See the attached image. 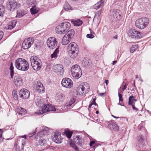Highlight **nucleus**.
Segmentation results:
<instances>
[{"label": "nucleus", "mask_w": 151, "mask_h": 151, "mask_svg": "<svg viewBox=\"0 0 151 151\" xmlns=\"http://www.w3.org/2000/svg\"><path fill=\"white\" fill-rule=\"evenodd\" d=\"M68 54L72 58H76L78 55V47L75 42H72L68 46Z\"/></svg>", "instance_id": "obj_2"}, {"label": "nucleus", "mask_w": 151, "mask_h": 151, "mask_svg": "<svg viewBox=\"0 0 151 151\" xmlns=\"http://www.w3.org/2000/svg\"><path fill=\"white\" fill-rule=\"evenodd\" d=\"M55 110V109L54 106L47 104L44 105L42 109H40L39 111L36 112L35 114L39 115L42 114L48 111Z\"/></svg>", "instance_id": "obj_10"}, {"label": "nucleus", "mask_w": 151, "mask_h": 151, "mask_svg": "<svg viewBox=\"0 0 151 151\" xmlns=\"http://www.w3.org/2000/svg\"><path fill=\"white\" fill-rule=\"evenodd\" d=\"M117 63V61H114L112 63V64L113 65H114L116 64V63Z\"/></svg>", "instance_id": "obj_60"}, {"label": "nucleus", "mask_w": 151, "mask_h": 151, "mask_svg": "<svg viewBox=\"0 0 151 151\" xmlns=\"http://www.w3.org/2000/svg\"><path fill=\"white\" fill-rule=\"evenodd\" d=\"M98 95L100 96H103L104 95V93H99L98 94Z\"/></svg>", "instance_id": "obj_57"}, {"label": "nucleus", "mask_w": 151, "mask_h": 151, "mask_svg": "<svg viewBox=\"0 0 151 151\" xmlns=\"http://www.w3.org/2000/svg\"><path fill=\"white\" fill-rule=\"evenodd\" d=\"M17 22L16 20H12L9 23L7 29H11L14 28L16 25Z\"/></svg>", "instance_id": "obj_29"}, {"label": "nucleus", "mask_w": 151, "mask_h": 151, "mask_svg": "<svg viewBox=\"0 0 151 151\" xmlns=\"http://www.w3.org/2000/svg\"><path fill=\"white\" fill-rule=\"evenodd\" d=\"M71 39L68 37L67 35H65L63 37L62 41V43L63 45H66L68 44Z\"/></svg>", "instance_id": "obj_24"}, {"label": "nucleus", "mask_w": 151, "mask_h": 151, "mask_svg": "<svg viewBox=\"0 0 151 151\" xmlns=\"http://www.w3.org/2000/svg\"><path fill=\"white\" fill-rule=\"evenodd\" d=\"M119 101L122 102L123 101V99L122 98H121L120 99H119Z\"/></svg>", "instance_id": "obj_62"}, {"label": "nucleus", "mask_w": 151, "mask_h": 151, "mask_svg": "<svg viewBox=\"0 0 151 151\" xmlns=\"http://www.w3.org/2000/svg\"><path fill=\"white\" fill-rule=\"evenodd\" d=\"M70 26V23L67 22H63L56 27V32L59 34H64L69 29Z\"/></svg>", "instance_id": "obj_3"}, {"label": "nucleus", "mask_w": 151, "mask_h": 151, "mask_svg": "<svg viewBox=\"0 0 151 151\" xmlns=\"http://www.w3.org/2000/svg\"><path fill=\"white\" fill-rule=\"evenodd\" d=\"M129 35L132 38L137 39L140 38L142 37L140 33L134 29H131L129 30Z\"/></svg>", "instance_id": "obj_17"}, {"label": "nucleus", "mask_w": 151, "mask_h": 151, "mask_svg": "<svg viewBox=\"0 0 151 151\" xmlns=\"http://www.w3.org/2000/svg\"><path fill=\"white\" fill-rule=\"evenodd\" d=\"M95 143V142L94 141H92L90 142L89 145L90 146H91L93 145Z\"/></svg>", "instance_id": "obj_51"}, {"label": "nucleus", "mask_w": 151, "mask_h": 151, "mask_svg": "<svg viewBox=\"0 0 151 151\" xmlns=\"http://www.w3.org/2000/svg\"><path fill=\"white\" fill-rule=\"evenodd\" d=\"M31 65L34 70H39L41 68L42 63L41 60L36 56H33L30 58Z\"/></svg>", "instance_id": "obj_5"}, {"label": "nucleus", "mask_w": 151, "mask_h": 151, "mask_svg": "<svg viewBox=\"0 0 151 151\" xmlns=\"http://www.w3.org/2000/svg\"><path fill=\"white\" fill-rule=\"evenodd\" d=\"M75 34V32L74 30L71 29L68 32L67 34L65 35H67L68 37L71 39L73 36Z\"/></svg>", "instance_id": "obj_35"}, {"label": "nucleus", "mask_w": 151, "mask_h": 151, "mask_svg": "<svg viewBox=\"0 0 151 151\" xmlns=\"http://www.w3.org/2000/svg\"><path fill=\"white\" fill-rule=\"evenodd\" d=\"M92 105H93V104H92V103H91V104H89L88 106V108H91Z\"/></svg>", "instance_id": "obj_64"}, {"label": "nucleus", "mask_w": 151, "mask_h": 151, "mask_svg": "<svg viewBox=\"0 0 151 151\" xmlns=\"http://www.w3.org/2000/svg\"><path fill=\"white\" fill-rule=\"evenodd\" d=\"M138 47V45H133L130 49V52L131 53H133L134 51Z\"/></svg>", "instance_id": "obj_39"}, {"label": "nucleus", "mask_w": 151, "mask_h": 151, "mask_svg": "<svg viewBox=\"0 0 151 151\" xmlns=\"http://www.w3.org/2000/svg\"><path fill=\"white\" fill-rule=\"evenodd\" d=\"M131 105H132V107L133 110H135L136 111H137L138 110V109L135 107L134 104Z\"/></svg>", "instance_id": "obj_52"}, {"label": "nucleus", "mask_w": 151, "mask_h": 151, "mask_svg": "<svg viewBox=\"0 0 151 151\" xmlns=\"http://www.w3.org/2000/svg\"><path fill=\"white\" fill-rule=\"evenodd\" d=\"M111 116L112 117H113L114 118H115L118 119V118H119V117L115 116H114L113 115H112Z\"/></svg>", "instance_id": "obj_61"}, {"label": "nucleus", "mask_w": 151, "mask_h": 151, "mask_svg": "<svg viewBox=\"0 0 151 151\" xmlns=\"http://www.w3.org/2000/svg\"><path fill=\"white\" fill-rule=\"evenodd\" d=\"M35 103L36 105L40 107H44L43 101L41 100L40 98H36L35 100Z\"/></svg>", "instance_id": "obj_25"}, {"label": "nucleus", "mask_w": 151, "mask_h": 151, "mask_svg": "<svg viewBox=\"0 0 151 151\" xmlns=\"http://www.w3.org/2000/svg\"><path fill=\"white\" fill-rule=\"evenodd\" d=\"M26 144L25 141L24 140H23L22 141V145L21 146L22 150H24V146Z\"/></svg>", "instance_id": "obj_44"}, {"label": "nucleus", "mask_w": 151, "mask_h": 151, "mask_svg": "<svg viewBox=\"0 0 151 151\" xmlns=\"http://www.w3.org/2000/svg\"><path fill=\"white\" fill-rule=\"evenodd\" d=\"M48 130L47 127H41V130L38 132L37 135L40 136L39 144L41 146L44 145L46 143V140L42 137V135H44L46 134L47 131Z\"/></svg>", "instance_id": "obj_9"}, {"label": "nucleus", "mask_w": 151, "mask_h": 151, "mask_svg": "<svg viewBox=\"0 0 151 151\" xmlns=\"http://www.w3.org/2000/svg\"><path fill=\"white\" fill-rule=\"evenodd\" d=\"M59 46L57 47L53 53L51 55V58L56 59L57 58L58 54L59 53Z\"/></svg>", "instance_id": "obj_30"}, {"label": "nucleus", "mask_w": 151, "mask_h": 151, "mask_svg": "<svg viewBox=\"0 0 151 151\" xmlns=\"http://www.w3.org/2000/svg\"><path fill=\"white\" fill-rule=\"evenodd\" d=\"M9 69L10 70V76L11 78L13 79L14 76V67L13 65V63L11 62V63L10 65L9 68Z\"/></svg>", "instance_id": "obj_36"}, {"label": "nucleus", "mask_w": 151, "mask_h": 151, "mask_svg": "<svg viewBox=\"0 0 151 151\" xmlns=\"http://www.w3.org/2000/svg\"><path fill=\"white\" fill-rule=\"evenodd\" d=\"M105 82L106 83V84L107 85L109 83V81L108 80H105Z\"/></svg>", "instance_id": "obj_59"}, {"label": "nucleus", "mask_w": 151, "mask_h": 151, "mask_svg": "<svg viewBox=\"0 0 151 151\" xmlns=\"http://www.w3.org/2000/svg\"><path fill=\"white\" fill-rule=\"evenodd\" d=\"M96 99H93V101L92 102H91V103L92 104H93V105H97V104L95 102Z\"/></svg>", "instance_id": "obj_50"}, {"label": "nucleus", "mask_w": 151, "mask_h": 151, "mask_svg": "<svg viewBox=\"0 0 151 151\" xmlns=\"http://www.w3.org/2000/svg\"><path fill=\"white\" fill-rule=\"evenodd\" d=\"M52 140L57 143H61L62 142L63 138L61 136V133L56 132L54 133L52 138Z\"/></svg>", "instance_id": "obj_13"}, {"label": "nucleus", "mask_w": 151, "mask_h": 151, "mask_svg": "<svg viewBox=\"0 0 151 151\" xmlns=\"http://www.w3.org/2000/svg\"><path fill=\"white\" fill-rule=\"evenodd\" d=\"M121 12L119 10L111 9L109 12L108 18L112 22H115L121 18Z\"/></svg>", "instance_id": "obj_4"}, {"label": "nucleus", "mask_w": 151, "mask_h": 151, "mask_svg": "<svg viewBox=\"0 0 151 151\" xmlns=\"http://www.w3.org/2000/svg\"><path fill=\"white\" fill-rule=\"evenodd\" d=\"M71 103L69 101L68 103H66L65 105V106L67 107L70 106H71L72 104H71Z\"/></svg>", "instance_id": "obj_49"}, {"label": "nucleus", "mask_w": 151, "mask_h": 151, "mask_svg": "<svg viewBox=\"0 0 151 151\" xmlns=\"http://www.w3.org/2000/svg\"><path fill=\"white\" fill-rule=\"evenodd\" d=\"M47 44L49 48L50 49H53L57 46L58 42L55 37H50L47 40Z\"/></svg>", "instance_id": "obj_11"}, {"label": "nucleus", "mask_w": 151, "mask_h": 151, "mask_svg": "<svg viewBox=\"0 0 151 151\" xmlns=\"http://www.w3.org/2000/svg\"><path fill=\"white\" fill-rule=\"evenodd\" d=\"M127 84L126 83H124L123 85V87L122 88V90H123V91H124L125 89L127 88Z\"/></svg>", "instance_id": "obj_48"}, {"label": "nucleus", "mask_w": 151, "mask_h": 151, "mask_svg": "<svg viewBox=\"0 0 151 151\" xmlns=\"http://www.w3.org/2000/svg\"><path fill=\"white\" fill-rule=\"evenodd\" d=\"M37 49H40L41 47V46L40 45H38V43L37 44L35 45Z\"/></svg>", "instance_id": "obj_55"}, {"label": "nucleus", "mask_w": 151, "mask_h": 151, "mask_svg": "<svg viewBox=\"0 0 151 151\" xmlns=\"http://www.w3.org/2000/svg\"><path fill=\"white\" fill-rule=\"evenodd\" d=\"M30 11L32 14H35L38 12V9L37 8L36 6L35 5L30 9Z\"/></svg>", "instance_id": "obj_33"}, {"label": "nucleus", "mask_w": 151, "mask_h": 151, "mask_svg": "<svg viewBox=\"0 0 151 151\" xmlns=\"http://www.w3.org/2000/svg\"><path fill=\"white\" fill-rule=\"evenodd\" d=\"M65 95L62 93H58L55 96V99L56 101L59 103L63 101L65 99Z\"/></svg>", "instance_id": "obj_22"}, {"label": "nucleus", "mask_w": 151, "mask_h": 151, "mask_svg": "<svg viewBox=\"0 0 151 151\" xmlns=\"http://www.w3.org/2000/svg\"><path fill=\"white\" fill-rule=\"evenodd\" d=\"M118 96L119 97V99L122 98V95L120 93H118Z\"/></svg>", "instance_id": "obj_56"}, {"label": "nucleus", "mask_w": 151, "mask_h": 151, "mask_svg": "<svg viewBox=\"0 0 151 151\" xmlns=\"http://www.w3.org/2000/svg\"><path fill=\"white\" fill-rule=\"evenodd\" d=\"M104 3V0H100V1L93 5V9L97 10L103 5Z\"/></svg>", "instance_id": "obj_26"}, {"label": "nucleus", "mask_w": 151, "mask_h": 151, "mask_svg": "<svg viewBox=\"0 0 151 151\" xmlns=\"http://www.w3.org/2000/svg\"><path fill=\"white\" fill-rule=\"evenodd\" d=\"M30 94L29 91L28 90L25 88L21 89L19 93V97L24 99H28L29 97Z\"/></svg>", "instance_id": "obj_15"}, {"label": "nucleus", "mask_w": 151, "mask_h": 151, "mask_svg": "<svg viewBox=\"0 0 151 151\" xmlns=\"http://www.w3.org/2000/svg\"><path fill=\"white\" fill-rule=\"evenodd\" d=\"M13 96L14 99H17L18 96L15 91H13L12 92Z\"/></svg>", "instance_id": "obj_43"}, {"label": "nucleus", "mask_w": 151, "mask_h": 151, "mask_svg": "<svg viewBox=\"0 0 151 151\" xmlns=\"http://www.w3.org/2000/svg\"><path fill=\"white\" fill-rule=\"evenodd\" d=\"M63 8L64 10L66 11L72 10V8L67 2H65Z\"/></svg>", "instance_id": "obj_34"}, {"label": "nucleus", "mask_w": 151, "mask_h": 151, "mask_svg": "<svg viewBox=\"0 0 151 151\" xmlns=\"http://www.w3.org/2000/svg\"><path fill=\"white\" fill-rule=\"evenodd\" d=\"M61 83L63 87L68 88L71 87L73 85L72 81L68 78H63L62 80Z\"/></svg>", "instance_id": "obj_14"}, {"label": "nucleus", "mask_w": 151, "mask_h": 151, "mask_svg": "<svg viewBox=\"0 0 151 151\" xmlns=\"http://www.w3.org/2000/svg\"><path fill=\"white\" fill-rule=\"evenodd\" d=\"M26 3L28 5H35L36 2L35 0H27Z\"/></svg>", "instance_id": "obj_37"}, {"label": "nucleus", "mask_w": 151, "mask_h": 151, "mask_svg": "<svg viewBox=\"0 0 151 151\" xmlns=\"http://www.w3.org/2000/svg\"><path fill=\"white\" fill-rule=\"evenodd\" d=\"M15 66L17 69L24 71L27 70L29 68L28 62L25 59L21 58L16 60Z\"/></svg>", "instance_id": "obj_1"}, {"label": "nucleus", "mask_w": 151, "mask_h": 151, "mask_svg": "<svg viewBox=\"0 0 151 151\" xmlns=\"http://www.w3.org/2000/svg\"><path fill=\"white\" fill-rule=\"evenodd\" d=\"M149 23L148 19L145 17H142L137 19L135 22V25L138 28L143 29L146 27Z\"/></svg>", "instance_id": "obj_6"}, {"label": "nucleus", "mask_w": 151, "mask_h": 151, "mask_svg": "<svg viewBox=\"0 0 151 151\" xmlns=\"http://www.w3.org/2000/svg\"><path fill=\"white\" fill-rule=\"evenodd\" d=\"M70 146L75 149V150L77 151L78 150V148L74 143H71L70 144Z\"/></svg>", "instance_id": "obj_42"}, {"label": "nucleus", "mask_w": 151, "mask_h": 151, "mask_svg": "<svg viewBox=\"0 0 151 151\" xmlns=\"http://www.w3.org/2000/svg\"><path fill=\"white\" fill-rule=\"evenodd\" d=\"M70 101L71 103V104H73L75 102V99L74 98H72L70 100Z\"/></svg>", "instance_id": "obj_53"}, {"label": "nucleus", "mask_w": 151, "mask_h": 151, "mask_svg": "<svg viewBox=\"0 0 151 151\" xmlns=\"http://www.w3.org/2000/svg\"><path fill=\"white\" fill-rule=\"evenodd\" d=\"M86 37L87 38H93L94 37V35L92 34H88L86 35Z\"/></svg>", "instance_id": "obj_45"}, {"label": "nucleus", "mask_w": 151, "mask_h": 151, "mask_svg": "<svg viewBox=\"0 0 151 151\" xmlns=\"http://www.w3.org/2000/svg\"><path fill=\"white\" fill-rule=\"evenodd\" d=\"M35 132L32 133H30L27 136V137H29V138L32 137L35 135Z\"/></svg>", "instance_id": "obj_46"}, {"label": "nucleus", "mask_w": 151, "mask_h": 151, "mask_svg": "<svg viewBox=\"0 0 151 151\" xmlns=\"http://www.w3.org/2000/svg\"><path fill=\"white\" fill-rule=\"evenodd\" d=\"M138 139H139V142L140 144H142V145H144L145 143H144V140L143 139V137L141 135L139 137Z\"/></svg>", "instance_id": "obj_40"}, {"label": "nucleus", "mask_w": 151, "mask_h": 151, "mask_svg": "<svg viewBox=\"0 0 151 151\" xmlns=\"http://www.w3.org/2000/svg\"><path fill=\"white\" fill-rule=\"evenodd\" d=\"M99 123L101 125L103 126V124H104L102 120H101V122L100 121L99 122Z\"/></svg>", "instance_id": "obj_58"}, {"label": "nucleus", "mask_w": 151, "mask_h": 151, "mask_svg": "<svg viewBox=\"0 0 151 151\" xmlns=\"http://www.w3.org/2000/svg\"><path fill=\"white\" fill-rule=\"evenodd\" d=\"M72 23L75 26H80L82 24V22L80 19L77 20H72L71 21Z\"/></svg>", "instance_id": "obj_28"}, {"label": "nucleus", "mask_w": 151, "mask_h": 151, "mask_svg": "<svg viewBox=\"0 0 151 151\" xmlns=\"http://www.w3.org/2000/svg\"><path fill=\"white\" fill-rule=\"evenodd\" d=\"M89 89V84L84 82L80 85L77 89V93L80 95H84L88 93Z\"/></svg>", "instance_id": "obj_8"}, {"label": "nucleus", "mask_w": 151, "mask_h": 151, "mask_svg": "<svg viewBox=\"0 0 151 151\" xmlns=\"http://www.w3.org/2000/svg\"><path fill=\"white\" fill-rule=\"evenodd\" d=\"M66 136L68 138H70L72 135V132L70 131H66L65 132Z\"/></svg>", "instance_id": "obj_41"}, {"label": "nucleus", "mask_w": 151, "mask_h": 151, "mask_svg": "<svg viewBox=\"0 0 151 151\" xmlns=\"http://www.w3.org/2000/svg\"><path fill=\"white\" fill-rule=\"evenodd\" d=\"M35 90L39 93L44 91L45 88L43 84L40 82L37 81L34 84Z\"/></svg>", "instance_id": "obj_20"}, {"label": "nucleus", "mask_w": 151, "mask_h": 151, "mask_svg": "<svg viewBox=\"0 0 151 151\" xmlns=\"http://www.w3.org/2000/svg\"><path fill=\"white\" fill-rule=\"evenodd\" d=\"M53 69L57 73H63L64 71L63 66L60 64H57L54 66Z\"/></svg>", "instance_id": "obj_21"}, {"label": "nucleus", "mask_w": 151, "mask_h": 151, "mask_svg": "<svg viewBox=\"0 0 151 151\" xmlns=\"http://www.w3.org/2000/svg\"><path fill=\"white\" fill-rule=\"evenodd\" d=\"M4 35V33L2 31H0V41L2 39Z\"/></svg>", "instance_id": "obj_47"}, {"label": "nucleus", "mask_w": 151, "mask_h": 151, "mask_svg": "<svg viewBox=\"0 0 151 151\" xmlns=\"http://www.w3.org/2000/svg\"><path fill=\"white\" fill-rule=\"evenodd\" d=\"M71 73L73 77L76 79H78L82 74L80 67L77 64L72 66L71 69Z\"/></svg>", "instance_id": "obj_7"}, {"label": "nucleus", "mask_w": 151, "mask_h": 151, "mask_svg": "<svg viewBox=\"0 0 151 151\" xmlns=\"http://www.w3.org/2000/svg\"><path fill=\"white\" fill-rule=\"evenodd\" d=\"M73 139L74 142L76 144L82 146L84 144V139L82 138V137L80 136H74L73 137Z\"/></svg>", "instance_id": "obj_18"}, {"label": "nucleus", "mask_w": 151, "mask_h": 151, "mask_svg": "<svg viewBox=\"0 0 151 151\" xmlns=\"http://www.w3.org/2000/svg\"><path fill=\"white\" fill-rule=\"evenodd\" d=\"M18 114L19 115H24L27 113V111L21 107H19L17 110Z\"/></svg>", "instance_id": "obj_27"}, {"label": "nucleus", "mask_w": 151, "mask_h": 151, "mask_svg": "<svg viewBox=\"0 0 151 151\" xmlns=\"http://www.w3.org/2000/svg\"><path fill=\"white\" fill-rule=\"evenodd\" d=\"M2 133H1L0 134V143L1 142L3 141V138H2Z\"/></svg>", "instance_id": "obj_54"}, {"label": "nucleus", "mask_w": 151, "mask_h": 151, "mask_svg": "<svg viewBox=\"0 0 151 151\" xmlns=\"http://www.w3.org/2000/svg\"><path fill=\"white\" fill-rule=\"evenodd\" d=\"M26 14V12L23 10H19L17 11V17H20Z\"/></svg>", "instance_id": "obj_31"}, {"label": "nucleus", "mask_w": 151, "mask_h": 151, "mask_svg": "<svg viewBox=\"0 0 151 151\" xmlns=\"http://www.w3.org/2000/svg\"><path fill=\"white\" fill-rule=\"evenodd\" d=\"M5 9L4 7L2 5H0V15L3 16L5 13Z\"/></svg>", "instance_id": "obj_38"}, {"label": "nucleus", "mask_w": 151, "mask_h": 151, "mask_svg": "<svg viewBox=\"0 0 151 151\" xmlns=\"http://www.w3.org/2000/svg\"><path fill=\"white\" fill-rule=\"evenodd\" d=\"M14 80L15 83L17 84L18 86H20L22 85L23 81L19 76H15L14 77Z\"/></svg>", "instance_id": "obj_23"}, {"label": "nucleus", "mask_w": 151, "mask_h": 151, "mask_svg": "<svg viewBox=\"0 0 151 151\" xmlns=\"http://www.w3.org/2000/svg\"><path fill=\"white\" fill-rule=\"evenodd\" d=\"M22 138H25V139L27 138V136H26V135H23V136H22Z\"/></svg>", "instance_id": "obj_63"}, {"label": "nucleus", "mask_w": 151, "mask_h": 151, "mask_svg": "<svg viewBox=\"0 0 151 151\" xmlns=\"http://www.w3.org/2000/svg\"><path fill=\"white\" fill-rule=\"evenodd\" d=\"M105 127H108L111 129L116 131L119 129V127L117 124L114 122L113 121H110L105 122Z\"/></svg>", "instance_id": "obj_16"}, {"label": "nucleus", "mask_w": 151, "mask_h": 151, "mask_svg": "<svg viewBox=\"0 0 151 151\" xmlns=\"http://www.w3.org/2000/svg\"><path fill=\"white\" fill-rule=\"evenodd\" d=\"M7 5L8 8L12 11L16 8L17 6V2L14 0H9Z\"/></svg>", "instance_id": "obj_19"}, {"label": "nucleus", "mask_w": 151, "mask_h": 151, "mask_svg": "<svg viewBox=\"0 0 151 151\" xmlns=\"http://www.w3.org/2000/svg\"><path fill=\"white\" fill-rule=\"evenodd\" d=\"M137 100L134 99V97L132 96H130L129 99L128 104L129 105L134 104V102H136Z\"/></svg>", "instance_id": "obj_32"}, {"label": "nucleus", "mask_w": 151, "mask_h": 151, "mask_svg": "<svg viewBox=\"0 0 151 151\" xmlns=\"http://www.w3.org/2000/svg\"><path fill=\"white\" fill-rule=\"evenodd\" d=\"M34 41V39L32 37H28L23 41L22 46L23 49L26 50L29 48Z\"/></svg>", "instance_id": "obj_12"}]
</instances>
